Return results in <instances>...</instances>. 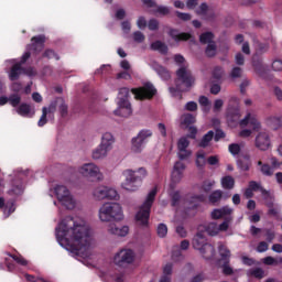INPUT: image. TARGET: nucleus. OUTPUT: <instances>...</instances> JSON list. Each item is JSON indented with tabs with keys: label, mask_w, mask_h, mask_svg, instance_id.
I'll return each mask as SVG.
<instances>
[{
	"label": "nucleus",
	"mask_w": 282,
	"mask_h": 282,
	"mask_svg": "<svg viewBox=\"0 0 282 282\" xmlns=\"http://www.w3.org/2000/svg\"><path fill=\"white\" fill-rule=\"evenodd\" d=\"M55 235L58 243L74 254H80L89 250L91 246V234L85 220H75L66 216L56 227Z\"/></svg>",
	"instance_id": "1"
},
{
	"label": "nucleus",
	"mask_w": 282,
	"mask_h": 282,
	"mask_svg": "<svg viewBox=\"0 0 282 282\" xmlns=\"http://www.w3.org/2000/svg\"><path fill=\"white\" fill-rule=\"evenodd\" d=\"M193 85H195L193 73L186 66H182L176 70L175 87H170V91L171 94L191 91Z\"/></svg>",
	"instance_id": "2"
},
{
	"label": "nucleus",
	"mask_w": 282,
	"mask_h": 282,
	"mask_svg": "<svg viewBox=\"0 0 282 282\" xmlns=\"http://www.w3.org/2000/svg\"><path fill=\"white\" fill-rule=\"evenodd\" d=\"M122 175L126 177L124 182L121 184V187L124 191H129L130 193H134L138 191L140 186H142V181L147 177L148 172L147 169L140 167L138 171L126 170Z\"/></svg>",
	"instance_id": "3"
},
{
	"label": "nucleus",
	"mask_w": 282,
	"mask_h": 282,
	"mask_svg": "<svg viewBox=\"0 0 282 282\" xmlns=\"http://www.w3.org/2000/svg\"><path fill=\"white\" fill-rule=\"evenodd\" d=\"M192 246L194 250H198L203 259H206L207 261H210V259L215 257V246L208 242V239H206V235H204V232L202 231H198L194 236L192 240Z\"/></svg>",
	"instance_id": "4"
},
{
	"label": "nucleus",
	"mask_w": 282,
	"mask_h": 282,
	"mask_svg": "<svg viewBox=\"0 0 282 282\" xmlns=\"http://www.w3.org/2000/svg\"><path fill=\"white\" fill-rule=\"evenodd\" d=\"M123 217L122 206L118 203H105L99 208L100 221H122Z\"/></svg>",
	"instance_id": "5"
},
{
	"label": "nucleus",
	"mask_w": 282,
	"mask_h": 282,
	"mask_svg": "<svg viewBox=\"0 0 282 282\" xmlns=\"http://www.w3.org/2000/svg\"><path fill=\"white\" fill-rule=\"evenodd\" d=\"M155 195H158V189L153 188L147 196L145 202L141 205L139 212L135 215L137 221L140 226H149V218L151 217V208L153 202H155Z\"/></svg>",
	"instance_id": "6"
},
{
	"label": "nucleus",
	"mask_w": 282,
	"mask_h": 282,
	"mask_svg": "<svg viewBox=\"0 0 282 282\" xmlns=\"http://www.w3.org/2000/svg\"><path fill=\"white\" fill-rule=\"evenodd\" d=\"M131 113H133V110L131 109V102H129V88H120L118 97V109L115 110V116H121V118H129Z\"/></svg>",
	"instance_id": "7"
},
{
	"label": "nucleus",
	"mask_w": 282,
	"mask_h": 282,
	"mask_svg": "<svg viewBox=\"0 0 282 282\" xmlns=\"http://www.w3.org/2000/svg\"><path fill=\"white\" fill-rule=\"evenodd\" d=\"M232 208L229 206H224L221 208H216L212 212V219H224V221L218 226L219 232H226L230 228V221H232Z\"/></svg>",
	"instance_id": "8"
},
{
	"label": "nucleus",
	"mask_w": 282,
	"mask_h": 282,
	"mask_svg": "<svg viewBox=\"0 0 282 282\" xmlns=\"http://www.w3.org/2000/svg\"><path fill=\"white\" fill-rule=\"evenodd\" d=\"M113 142V134L110 132L104 133L101 137V143L93 151V160H102V158H107V154L112 149Z\"/></svg>",
	"instance_id": "9"
},
{
	"label": "nucleus",
	"mask_w": 282,
	"mask_h": 282,
	"mask_svg": "<svg viewBox=\"0 0 282 282\" xmlns=\"http://www.w3.org/2000/svg\"><path fill=\"white\" fill-rule=\"evenodd\" d=\"M54 193L58 202H61L67 210H74L76 203L74 202V197H72L69 189L65 185H56Z\"/></svg>",
	"instance_id": "10"
},
{
	"label": "nucleus",
	"mask_w": 282,
	"mask_h": 282,
	"mask_svg": "<svg viewBox=\"0 0 282 282\" xmlns=\"http://www.w3.org/2000/svg\"><path fill=\"white\" fill-rule=\"evenodd\" d=\"M131 91L137 100H151L158 94V89L151 83H145L139 88H132Z\"/></svg>",
	"instance_id": "11"
},
{
	"label": "nucleus",
	"mask_w": 282,
	"mask_h": 282,
	"mask_svg": "<svg viewBox=\"0 0 282 282\" xmlns=\"http://www.w3.org/2000/svg\"><path fill=\"white\" fill-rule=\"evenodd\" d=\"M153 135V131L151 130H141L137 137L132 139L131 150L133 153H142V149L147 142H149V138Z\"/></svg>",
	"instance_id": "12"
},
{
	"label": "nucleus",
	"mask_w": 282,
	"mask_h": 282,
	"mask_svg": "<svg viewBox=\"0 0 282 282\" xmlns=\"http://www.w3.org/2000/svg\"><path fill=\"white\" fill-rule=\"evenodd\" d=\"M115 264L122 268V265H129L135 261V252L131 249H121L115 254Z\"/></svg>",
	"instance_id": "13"
},
{
	"label": "nucleus",
	"mask_w": 282,
	"mask_h": 282,
	"mask_svg": "<svg viewBox=\"0 0 282 282\" xmlns=\"http://www.w3.org/2000/svg\"><path fill=\"white\" fill-rule=\"evenodd\" d=\"M184 171H186V164H184L182 161L175 162L171 177L172 183L170 184V188H172V191L175 188V184H180V182H182Z\"/></svg>",
	"instance_id": "14"
},
{
	"label": "nucleus",
	"mask_w": 282,
	"mask_h": 282,
	"mask_svg": "<svg viewBox=\"0 0 282 282\" xmlns=\"http://www.w3.org/2000/svg\"><path fill=\"white\" fill-rule=\"evenodd\" d=\"M94 197H96L98 200L100 199H119L118 192L113 188H109L106 186L97 187L94 191Z\"/></svg>",
	"instance_id": "15"
},
{
	"label": "nucleus",
	"mask_w": 282,
	"mask_h": 282,
	"mask_svg": "<svg viewBox=\"0 0 282 282\" xmlns=\"http://www.w3.org/2000/svg\"><path fill=\"white\" fill-rule=\"evenodd\" d=\"M45 35H35L31 39V44L26 46V50H29V52H33V54H41L45 48Z\"/></svg>",
	"instance_id": "16"
},
{
	"label": "nucleus",
	"mask_w": 282,
	"mask_h": 282,
	"mask_svg": "<svg viewBox=\"0 0 282 282\" xmlns=\"http://www.w3.org/2000/svg\"><path fill=\"white\" fill-rule=\"evenodd\" d=\"M79 173H82L84 177H96V180H100L102 177V174H100V167L94 163L84 164L80 167Z\"/></svg>",
	"instance_id": "17"
},
{
	"label": "nucleus",
	"mask_w": 282,
	"mask_h": 282,
	"mask_svg": "<svg viewBox=\"0 0 282 282\" xmlns=\"http://www.w3.org/2000/svg\"><path fill=\"white\" fill-rule=\"evenodd\" d=\"M248 124L253 131H259V129H261V122H259V119H257V117L252 116L250 112H248L247 116L239 122L241 128L248 127Z\"/></svg>",
	"instance_id": "18"
},
{
	"label": "nucleus",
	"mask_w": 282,
	"mask_h": 282,
	"mask_svg": "<svg viewBox=\"0 0 282 282\" xmlns=\"http://www.w3.org/2000/svg\"><path fill=\"white\" fill-rule=\"evenodd\" d=\"M256 147L260 151H268L271 147L270 134L267 132H260L256 137Z\"/></svg>",
	"instance_id": "19"
},
{
	"label": "nucleus",
	"mask_w": 282,
	"mask_h": 282,
	"mask_svg": "<svg viewBox=\"0 0 282 282\" xmlns=\"http://www.w3.org/2000/svg\"><path fill=\"white\" fill-rule=\"evenodd\" d=\"M169 36H171L175 43H182V41H191L193 39V34L186 32L180 33L177 29H170Z\"/></svg>",
	"instance_id": "20"
},
{
	"label": "nucleus",
	"mask_w": 282,
	"mask_h": 282,
	"mask_svg": "<svg viewBox=\"0 0 282 282\" xmlns=\"http://www.w3.org/2000/svg\"><path fill=\"white\" fill-rule=\"evenodd\" d=\"M108 232H110V235H116L117 237H127V235H129V227H117L116 224H110L108 227Z\"/></svg>",
	"instance_id": "21"
},
{
	"label": "nucleus",
	"mask_w": 282,
	"mask_h": 282,
	"mask_svg": "<svg viewBox=\"0 0 282 282\" xmlns=\"http://www.w3.org/2000/svg\"><path fill=\"white\" fill-rule=\"evenodd\" d=\"M237 166L240 171H250L252 166V161L250 160V154H245L242 158L237 160Z\"/></svg>",
	"instance_id": "22"
},
{
	"label": "nucleus",
	"mask_w": 282,
	"mask_h": 282,
	"mask_svg": "<svg viewBox=\"0 0 282 282\" xmlns=\"http://www.w3.org/2000/svg\"><path fill=\"white\" fill-rule=\"evenodd\" d=\"M17 113L22 118H32V106L26 102L20 104V107L15 109ZM31 115V116H30Z\"/></svg>",
	"instance_id": "23"
},
{
	"label": "nucleus",
	"mask_w": 282,
	"mask_h": 282,
	"mask_svg": "<svg viewBox=\"0 0 282 282\" xmlns=\"http://www.w3.org/2000/svg\"><path fill=\"white\" fill-rule=\"evenodd\" d=\"M218 252L220 254L219 263H226V262L228 263V261H230L231 253L228 247H226V245L219 243Z\"/></svg>",
	"instance_id": "24"
},
{
	"label": "nucleus",
	"mask_w": 282,
	"mask_h": 282,
	"mask_svg": "<svg viewBox=\"0 0 282 282\" xmlns=\"http://www.w3.org/2000/svg\"><path fill=\"white\" fill-rule=\"evenodd\" d=\"M154 72L162 78V80H170L171 79V73L166 67L160 65V64H154L153 65Z\"/></svg>",
	"instance_id": "25"
},
{
	"label": "nucleus",
	"mask_w": 282,
	"mask_h": 282,
	"mask_svg": "<svg viewBox=\"0 0 282 282\" xmlns=\"http://www.w3.org/2000/svg\"><path fill=\"white\" fill-rule=\"evenodd\" d=\"M248 187L253 192L257 193V191H260L262 193L264 199H268L270 197V192H268L265 188L261 186V183H258L256 181H250Z\"/></svg>",
	"instance_id": "26"
},
{
	"label": "nucleus",
	"mask_w": 282,
	"mask_h": 282,
	"mask_svg": "<svg viewBox=\"0 0 282 282\" xmlns=\"http://www.w3.org/2000/svg\"><path fill=\"white\" fill-rule=\"evenodd\" d=\"M151 50H153V52H160V54H163L164 56H166V54H169V46L163 43L162 41H155L150 45Z\"/></svg>",
	"instance_id": "27"
},
{
	"label": "nucleus",
	"mask_w": 282,
	"mask_h": 282,
	"mask_svg": "<svg viewBox=\"0 0 282 282\" xmlns=\"http://www.w3.org/2000/svg\"><path fill=\"white\" fill-rule=\"evenodd\" d=\"M213 138H215V132L213 130H209L205 135H203V138L198 142V147L200 149H207V147H210Z\"/></svg>",
	"instance_id": "28"
},
{
	"label": "nucleus",
	"mask_w": 282,
	"mask_h": 282,
	"mask_svg": "<svg viewBox=\"0 0 282 282\" xmlns=\"http://www.w3.org/2000/svg\"><path fill=\"white\" fill-rule=\"evenodd\" d=\"M22 74H23V67L21 66V64L17 63L11 67L9 78L10 80H19Z\"/></svg>",
	"instance_id": "29"
},
{
	"label": "nucleus",
	"mask_w": 282,
	"mask_h": 282,
	"mask_svg": "<svg viewBox=\"0 0 282 282\" xmlns=\"http://www.w3.org/2000/svg\"><path fill=\"white\" fill-rule=\"evenodd\" d=\"M215 33L207 31L204 32L199 35V43H202V45H210V43H215Z\"/></svg>",
	"instance_id": "30"
},
{
	"label": "nucleus",
	"mask_w": 282,
	"mask_h": 282,
	"mask_svg": "<svg viewBox=\"0 0 282 282\" xmlns=\"http://www.w3.org/2000/svg\"><path fill=\"white\" fill-rule=\"evenodd\" d=\"M223 197H224V192L221 189H216V191L212 192L208 197L209 204H212L213 206H217V204H219V202H221Z\"/></svg>",
	"instance_id": "31"
},
{
	"label": "nucleus",
	"mask_w": 282,
	"mask_h": 282,
	"mask_svg": "<svg viewBox=\"0 0 282 282\" xmlns=\"http://www.w3.org/2000/svg\"><path fill=\"white\" fill-rule=\"evenodd\" d=\"M265 206L269 207L268 215L271 217H279V209L274 208V202L272 200V196L264 198Z\"/></svg>",
	"instance_id": "32"
},
{
	"label": "nucleus",
	"mask_w": 282,
	"mask_h": 282,
	"mask_svg": "<svg viewBox=\"0 0 282 282\" xmlns=\"http://www.w3.org/2000/svg\"><path fill=\"white\" fill-rule=\"evenodd\" d=\"M221 186L225 191H232L235 188V178L230 175L224 176L221 178Z\"/></svg>",
	"instance_id": "33"
},
{
	"label": "nucleus",
	"mask_w": 282,
	"mask_h": 282,
	"mask_svg": "<svg viewBox=\"0 0 282 282\" xmlns=\"http://www.w3.org/2000/svg\"><path fill=\"white\" fill-rule=\"evenodd\" d=\"M205 55L207 56V58H215V56H217V43L216 42H212V43L207 44V46L205 48Z\"/></svg>",
	"instance_id": "34"
},
{
	"label": "nucleus",
	"mask_w": 282,
	"mask_h": 282,
	"mask_svg": "<svg viewBox=\"0 0 282 282\" xmlns=\"http://www.w3.org/2000/svg\"><path fill=\"white\" fill-rule=\"evenodd\" d=\"M220 268L223 270V274L224 276H232V274H235L236 272H239V270H235L232 269V267H230V261L228 262H220Z\"/></svg>",
	"instance_id": "35"
},
{
	"label": "nucleus",
	"mask_w": 282,
	"mask_h": 282,
	"mask_svg": "<svg viewBox=\"0 0 282 282\" xmlns=\"http://www.w3.org/2000/svg\"><path fill=\"white\" fill-rule=\"evenodd\" d=\"M42 58H46L47 61H52L53 58L55 61H61V55H58V53H56V51H54L52 48H46L42 53Z\"/></svg>",
	"instance_id": "36"
},
{
	"label": "nucleus",
	"mask_w": 282,
	"mask_h": 282,
	"mask_svg": "<svg viewBox=\"0 0 282 282\" xmlns=\"http://www.w3.org/2000/svg\"><path fill=\"white\" fill-rule=\"evenodd\" d=\"M262 263L264 265H281L282 263V257H278V258H274V257H265L262 259Z\"/></svg>",
	"instance_id": "37"
},
{
	"label": "nucleus",
	"mask_w": 282,
	"mask_h": 282,
	"mask_svg": "<svg viewBox=\"0 0 282 282\" xmlns=\"http://www.w3.org/2000/svg\"><path fill=\"white\" fill-rule=\"evenodd\" d=\"M227 118H229L232 122H237V120L241 118V113L239 112L238 108H228Z\"/></svg>",
	"instance_id": "38"
},
{
	"label": "nucleus",
	"mask_w": 282,
	"mask_h": 282,
	"mask_svg": "<svg viewBox=\"0 0 282 282\" xmlns=\"http://www.w3.org/2000/svg\"><path fill=\"white\" fill-rule=\"evenodd\" d=\"M196 166L199 171H203L204 166H206V154L204 152L196 153Z\"/></svg>",
	"instance_id": "39"
},
{
	"label": "nucleus",
	"mask_w": 282,
	"mask_h": 282,
	"mask_svg": "<svg viewBox=\"0 0 282 282\" xmlns=\"http://www.w3.org/2000/svg\"><path fill=\"white\" fill-rule=\"evenodd\" d=\"M267 122L274 131H276V129H281V118L279 117H269Z\"/></svg>",
	"instance_id": "40"
},
{
	"label": "nucleus",
	"mask_w": 282,
	"mask_h": 282,
	"mask_svg": "<svg viewBox=\"0 0 282 282\" xmlns=\"http://www.w3.org/2000/svg\"><path fill=\"white\" fill-rule=\"evenodd\" d=\"M170 197H171V206H173V208L180 206V202L182 199V195L180 194V191L170 193Z\"/></svg>",
	"instance_id": "41"
},
{
	"label": "nucleus",
	"mask_w": 282,
	"mask_h": 282,
	"mask_svg": "<svg viewBox=\"0 0 282 282\" xmlns=\"http://www.w3.org/2000/svg\"><path fill=\"white\" fill-rule=\"evenodd\" d=\"M9 105H11V107H15L18 109L21 105V95L11 94L9 96Z\"/></svg>",
	"instance_id": "42"
},
{
	"label": "nucleus",
	"mask_w": 282,
	"mask_h": 282,
	"mask_svg": "<svg viewBox=\"0 0 282 282\" xmlns=\"http://www.w3.org/2000/svg\"><path fill=\"white\" fill-rule=\"evenodd\" d=\"M9 195H23V183L13 184L8 191Z\"/></svg>",
	"instance_id": "43"
},
{
	"label": "nucleus",
	"mask_w": 282,
	"mask_h": 282,
	"mask_svg": "<svg viewBox=\"0 0 282 282\" xmlns=\"http://www.w3.org/2000/svg\"><path fill=\"white\" fill-rule=\"evenodd\" d=\"M153 14H160L161 17H167V14H171V9L165 6H158L156 9L152 11Z\"/></svg>",
	"instance_id": "44"
},
{
	"label": "nucleus",
	"mask_w": 282,
	"mask_h": 282,
	"mask_svg": "<svg viewBox=\"0 0 282 282\" xmlns=\"http://www.w3.org/2000/svg\"><path fill=\"white\" fill-rule=\"evenodd\" d=\"M188 147H191V141L186 137L178 139L177 151L188 150Z\"/></svg>",
	"instance_id": "45"
},
{
	"label": "nucleus",
	"mask_w": 282,
	"mask_h": 282,
	"mask_svg": "<svg viewBox=\"0 0 282 282\" xmlns=\"http://www.w3.org/2000/svg\"><path fill=\"white\" fill-rule=\"evenodd\" d=\"M181 124H184L185 127H191V124H195V116L192 113H186L182 117Z\"/></svg>",
	"instance_id": "46"
},
{
	"label": "nucleus",
	"mask_w": 282,
	"mask_h": 282,
	"mask_svg": "<svg viewBox=\"0 0 282 282\" xmlns=\"http://www.w3.org/2000/svg\"><path fill=\"white\" fill-rule=\"evenodd\" d=\"M249 276H254V279H263L265 276V271L261 268L251 269L249 271Z\"/></svg>",
	"instance_id": "47"
},
{
	"label": "nucleus",
	"mask_w": 282,
	"mask_h": 282,
	"mask_svg": "<svg viewBox=\"0 0 282 282\" xmlns=\"http://www.w3.org/2000/svg\"><path fill=\"white\" fill-rule=\"evenodd\" d=\"M260 171H261L262 175H265V177H272V175H274V170L268 163H264L260 167Z\"/></svg>",
	"instance_id": "48"
},
{
	"label": "nucleus",
	"mask_w": 282,
	"mask_h": 282,
	"mask_svg": "<svg viewBox=\"0 0 282 282\" xmlns=\"http://www.w3.org/2000/svg\"><path fill=\"white\" fill-rule=\"evenodd\" d=\"M156 234H158V237H160L161 239H164V237L169 235V227H166V225L164 224H160L158 226Z\"/></svg>",
	"instance_id": "49"
},
{
	"label": "nucleus",
	"mask_w": 282,
	"mask_h": 282,
	"mask_svg": "<svg viewBox=\"0 0 282 282\" xmlns=\"http://www.w3.org/2000/svg\"><path fill=\"white\" fill-rule=\"evenodd\" d=\"M206 230L210 237H217V235H219V227L217 224H209Z\"/></svg>",
	"instance_id": "50"
},
{
	"label": "nucleus",
	"mask_w": 282,
	"mask_h": 282,
	"mask_svg": "<svg viewBox=\"0 0 282 282\" xmlns=\"http://www.w3.org/2000/svg\"><path fill=\"white\" fill-rule=\"evenodd\" d=\"M192 155H193V151L191 150H178L177 152V158L181 161L188 160V158H191Z\"/></svg>",
	"instance_id": "51"
},
{
	"label": "nucleus",
	"mask_w": 282,
	"mask_h": 282,
	"mask_svg": "<svg viewBox=\"0 0 282 282\" xmlns=\"http://www.w3.org/2000/svg\"><path fill=\"white\" fill-rule=\"evenodd\" d=\"M228 150L231 155H239L241 153V145H239V143H231L229 144Z\"/></svg>",
	"instance_id": "52"
},
{
	"label": "nucleus",
	"mask_w": 282,
	"mask_h": 282,
	"mask_svg": "<svg viewBox=\"0 0 282 282\" xmlns=\"http://www.w3.org/2000/svg\"><path fill=\"white\" fill-rule=\"evenodd\" d=\"M224 76V67L221 66H216L213 69V78H215L216 80H221V77Z\"/></svg>",
	"instance_id": "53"
},
{
	"label": "nucleus",
	"mask_w": 282,
	"mask_h": 282,
	"mask_svg": "<svg viewBox=\"0 0 282 282\" xmlns=\"http://www.w3.org/2000/svg\"><path fill=\"white\" fill-rule=\"evenodd\" d=\"M8 257H11V259H13V261H17L19 265H28V260H25L23 256L8 253Z\"/></svg>",
	"instance_id": "54"
},
{
	"label": "nucleus",
	"mask_w": 282,
	"mask_h": 282,
	"mask_svg": "<svg viewBox=\"0 0 282 282\" xmlns=\"http://www.w3.org/2000/svg\"><path fill=\"white\" fill-rule=\"evenodd\" d=\"M45 124H47V108L43 107L42 109V116L37 122L39 127H45Z\"/></svg>",
	"instance_id": "55"
},
{
	"label": "nucleus",
	"mask_w": 282,
	"mask_h": 282,
	"mask_svg": "<svg viewBox=\"0 0 282 282\" xmlns=\"http://www.w3.org/2000/svg\"><path fill=\"white\" fill-rule=\"evenodd\" d=\"M148 28L151 32H155V30H160V22L156 19H150L148 22Z\"/></svg>",
	"instance_id": "56"
},
{
	"label": "nucleus",
	"mask_w": 282,
	"mask_h": 282,
	"mask_svg": "<svg viewBox=\"0 0 282 282\" xmlns=\"http://www.w3.org/2000/svg\"><path fill=\"white\" fill-rule=\"evenodd\" d=\"M264 237H267V241L269 243H272L274 241L276 234L274 232L273 229H264Z\"/></svg>",
	"instance_id": "57"
},
{
	"label": "nucleus",
	"mask_w": 282,
	"mask_h": 282,
	"mask_svg": "<svg viewBox=\"0 0 282 282\" xmlns=\"http://www.w3.org/2000/svg\"><path fill=\"white\" fill-rule=\"evenodd\" d=\"M208 12V4L206 2L200 3L198 9L196 10V13L199 14L200 17H206Z\"/></svg>",
	"instance_id": "58"
},
{
	"label": "nucleus",
	"mask_w": 282,
	"mask_h": 282,
	"mask_svg": "<svg viewBox=\"0 0 282 282\" xmlns=\"http://www.w3.org/2000/svg\"><path fill=\"white\" fill-rule=\"evenodd\" d=\"M132 36H133V41L135 43H144L145 36L143 35L142 32L135 31V32H133Z\"/></svg>",
	"instance_id": "59"
},
{
	"label": "nucleus",
	"mask_w": 282,
	"mask_h": 282,
	"mask_svg": "<svg viewBox=\"0 0 282 282\" xmlns=\"http://www.w3.org/2000/svg\"><path fill=\"white\" fill-rule=\"evenodd\" d=\"M241 261H242L243 265H249V267L257 265V260L253 258L247 257V256H243L241 258Z\"/></svg>",
	"instance_id": "60"
},
{
	"label": "nucleus",
	"mask_w": 282,
	"mask_h": 282,
	"mask_svg": "<svg viewBox=\"0 0 282 282\" xmlns=\"http://www.w3.org/2000/svg\"><path fill=\"white\" fill-rule=\"evenodd\" d=\"M149 23L147 22V18L144 17H139L137 20V26L139 30H144Z\"/></svg>",
	"instance_id": "61"
},
{
	"label": "nucleus",
	"mask_w": 282,
	"mask_h": 282,
	"mask_svg": "<svg viewBox=\"0 0 282 282\" xmlns=\"http://www.w3.org/2000/svg\"><path fill=\"white\" fill-rule=\"evenodd\" d=\"M22 74L25 76H36V69H34L32 66L22 67Z\"/></svg>",
	"instance_id": "62"
},
{
	"label": "nucleus",
	"mask_w": 282,
	"mask_h": 282,
	"mask_svg": "<svg viewBox=\"0 0 282 282\" xmlns=\"http://www.w3.org/2000/svg\"><path fill=\"white\" fill-rule=\"evenodd\" d=\"M269 245L265 241H261L257 246V252H268Z\"/></svg>",
	"instance_id": "63"
},
{
	"label": "nucleus",
	"mask_w": 282,
	"mask_h": 282,
	"mask_svg": "<svg viewBox=\"0 0 282 282\" xmlns=\"http://www.w3.org/2000/svg\"><path fill=\"white\" fill-rule=\"evenodd\" d=\"M272 69L273 72H282V61L281 59L273 61Z\"/></svg>",
	"instance_id": "64"
}]
</instances>
